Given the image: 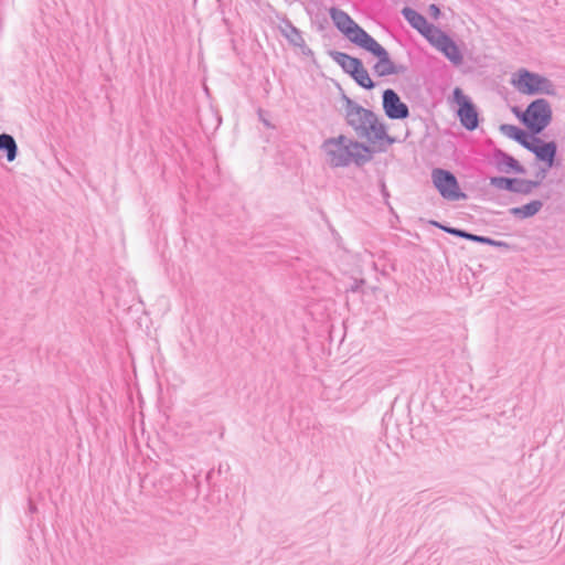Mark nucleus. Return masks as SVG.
Masks as SVG:
<instances>
[{
    "mask_svg": "<svg viewBox=\"0 0 565 565\" xmlns=\"http://www.w3.org/2000/svg\"><path fill=\"white\" fill-rule=\"evenodd\" d=\"M291 45L299 47L305 56H313V51L306 44L303 38Z\"/></svg>",
    "mask_w": 565,
    "mask_h": 565,
    "instance_id": "a878e982",
    "label": "nucleus"
},
{
    "mask_svg": "<svg viewBox=\"0 0 565 565\" xmlns=\"http://www.w3.org/2000/svg\"><path fill=\"white\" fill-rule=\"evenodd\" d=\"M321 148L329 157V164L332 168H344L351 163L361 168L370 162L375 153V149L369 143L350 139L344 135L326 139Z\"/></svg>",
    "mask_w": 565,
    "mask_h": 565,
    "instance_id": "f257e3e1",
    "label": "nucleus"
},
{
    "mask_svg": "<svg viewBox=\"0 0 565 565\" xmlns=\"http://www.w3.org/2000/svg\"><path fill=\"white\" fill-rule=\"evenodd\" d=\"M330 57L350 76L359 68L362 67L363 62L361 58L351 56L345 52L332 50L329 52Z\"/></svg>",
    "mask_w": 565,
    "mask_h": 565,
    "instance_id": "f3484780",
    "label": "nucleus"
},
{
    "mask_svg": "<svg viewBox=\"0 0 565 565\" xmlns=\"http://www.w3.org/2000/svg\"><path fill=\"white\" fill-rule=\"evenodd\" d=\"M431 182L440 196L447 201H461L468 196L461 190L459 181L454 172L444 168H434Z\"/></svg>",
    "mask_w": 565,
    "mask_h": 565,
    "instance_id": "39448f33",
    "label": "nucleus"
},
{
    "mask_svg": "<svg viewBox=\"0 0 565 565\" xmlns=\"http://www.w3.org/2000/svg\"><path fill=\"white\" fill-rule=\"evenodd\" d=\"M360 87L371 90L376 86V83L370 77L367 70L364 67H359L351 76H350Z\"/></svg>",
    "mask_w": 565,
    "mask_h": 565,
    "instance_id": "6ab92c4d",
    "label": "nucleus"
},
{
    "mask_svg": "<svg viewBox=\"0 0 565 565\" xmlns=\"http://www.w3.org/2000/svg\"><path fill=\"white\" fill-rule=\"evenodd\" d=\"M36 511H38L36 504L31 499H29V502H28V512H29V514L32 515Z\"/></svg>",
    "mask_w": 565,
    "mask_h": 565,
    "instance_id": "c9c22d12",
    "label": "nucleus"
},
{
    "mask_svg": "<svg viewBox=\"0 0 565 565\" xmlns=\"http://www.w3.org/2000/svg\"><path fill=\"white\" fill-rule=\"evenodd\" d=\"M360 49H363L377 58V62L373 65V72L376 76L385 77L391 75L395 63L392 61L387 50L373 36L370 35V38L360 45Z\"/></svg>",
    "mask_w": 565,
    "mask_h": 565,
    "instance_id": "9d476101",
    "label": "nucleus"
},
{
    "mask_svg": "<svg viewBox=\"0 0 565 565\" xmlns=\"http://www.w3.org/2000/svg\"><path fill=\"white\" fill-rule=\"evenodd\" d=\"M291 45L299 47L305 56H313V51L306 44L303 38Z\"/></svg>",
    "mask_w": 565,
    "mask_h": 565,
    "instance_id": "bb28decb",
    "label": "nucleus"
},
{
    "mask_svg": "<svg viewBox=\"0 0 565 565\" xmlns=\"http://www.w3.org/2000/svg\"><path fill=\"white\" fill-rule=\"evenodd\" d=\"M536 161L550 166V167H561V160L558 158V145L555 140H544L541 142L535 153Z\"/></svg>",
    "mask_w": 565,
    "mask_h": 565,
    "instance_id": "2eb2a0df",
    "label": "nucleus"
},
{
    "mask_svg": "<svg viewBox=\"0 0 565 565\" xmlns=\"http://www.w3.org/2000/svg\"><path fill=\"white\" fill-rule=\"evenodd\" d=\"M452 95L458 106L456 115L460 125L468 131L476 130L480 125V114L476 104L459 87L454 89Z\"/></svg>",
    "mask_w": 565,
    "mask_h": 565,
    "instance_id": "423d86ee",
    "label": "nucleus"
},
{
    "mask_svg": "<svg viewBox=\"0 0 565 565\" xmlns=\"http://www.w3.org/2000/svg\"><path fill=\"white\" fill-rule=\"evenodd\" d=\"M365 279H354L353 282L347 288V292H360Z\"/></svg>",
    "mask_w": 565,
    "mask_h": 565,
    "instance_id": "c85d7f7f",
    "label": "nucleus"
},
{
    "mask_svg": "<svg viewBox=\"0 0 565 565\" xmlns=\"http://www.w3.org/2000/svg\"><path fill=\"white\" fill-rule=\"evenodd\" d=\"M213 475H214V470H213V469H212V470H210V471H207V473L205 475V480H206V482H207L209 484H210V482H211V479H212Z\"/></svg>",
    "mask_w": 565,
    "mask_h": 565,
    "instance_id": "e433bc0d",
    "label": "nucleus"
},
{
    "mask_svg": "<svg viewBox=\"0 0 565 565\" xmlns=\"http://www.w3.org/2000/svg\"><path fill=\"white\" fill-rule=\"evenodd\" d=\"M428 224L436 227V228H439L443 232L447 233L449 232V230H447V227H450V225L446 224V223H441L439 221H436V220H430L428 221Z\"/></svg>",
    "mask_w": 565,
    "mask_h": 565,
    "instance_id": "473e14b6",
    "label": "nucleus"
},
{
    "mask_svg": "<svg viewBox=\"0 0 565 565\" xmlns=\"http://www.w3.org/2000/svg\"><path fill=\"white\" fill-rule=\"evenodd\" d=\"M447 230H449V232H448L449 235H452V236L459 237V238H463L467 241L470 237V233H471L463 228L454 227V226L447 227Z\"/></svg>",
    "mask_w": 565,
    "mask_h": 565,
    "instance_id": "393cba45",
    "label": "nucleus"
},
{
    "mask_svg": "<svg viewBox=\"0 0 565 565\" xmlns=\"http://www.w3.org/2000/svg\"><path fill=\"white\" fill-rule=\"evenodd\" d=\"M499 129L504 136L518 143L521 142L527 131V129L511 124H502Z\"/></svg>",
    "mask_w": 565,
    "mask_h": 565,
    "instance_id": "aec40b11",
    "label": "nucleus"
},
{
    "mask_svg": "<svg viewBox=\"0 0 565 565\" xmlns=\"http://www.w3.org/2000/svg\"><path fill=\"white\" fill-rule=\"evenodd\" d=\"M0 152L4 153L7 161L12 162L19 153L18 143L12 135L0 134Z\"/></svg>",
    "mask_w": 565,
    "mask_h": 565,
    "instance_id": "a211bd4d",
    "label": "nucleus"
},
{
    "mask_svg": "<svg viewBox=\"0 0 565 565\" xmlns=\"http://www.w3.org/2000/svg\"><path fill=\"white\" fill-rule=\"evenodd\" d=\"M380 191L386 204H388L390 192L384 179L379 180Z\"/></svg>",
    "mask_w": 565,
    "mask_h": 565,
    "instance_id": "c756f323",
    "label": "nucleus"
},
{
    "mask_svg": "<svg viewBox=\"0 0 565 565\" xmlns=\"http://www.w3.org/2000/svg\"><path fill=\"white\" fill-rule=\"evenodd\" d=\"M492 161L495 169L501 173L514 175L526 173L525 167L516 158L500 148L493 149Z\"/></svg>",
    "mask_w": 565,
    "mask_h": 565,
    "instance_id": "ddd939ff",
    "label": "nucleus"
},
{
    "mask_svg": "<svg viewBox=\"0 0 565 565\" xmlns=\"http://www.w3.org/2000/svg\"><path fill=\"white\" fill-rule=\"evenodd\" d=\"M489 184L497 190L521 195H530L537 189L536 182H533L532 179L511 175L489 177Z\"/></svg>",
    "mask_w": 565,
    "mask_h": 565,
    "instance_id": "1a4fd4ad",
    "label": "nucleus"
},
{
    "mask_svg": "<svg viewBox=\"0 0 565 565\" xmlns=\"http://www.w3.org/2000/svg\"><path fill=\"white\" fill-rule=\"evenodd\" d=\"M381 275L384 277L388 276V274L384 269L381 271Z\"/></svg>",
    "mask_w": 565,
    "mask_h": 565,
    "instance_id": "58836bf2",
    "label": "nucleus"
},
{
    "mask_svg": "<svg viewBox=\"0 0 565 565\" xmlns=\"http://www.w3.org/2000/svg\"><path fill=\"white\" fill-rule=\"evenodd\" d=\"M484 245L493 246V247L501 248L504 250H509L512 247L509 243H507L504 241H497L489 236H487Z\"/></svg>",
    "mask_w": 565,
    "mask_h": 565,
    "instance_id": "b1692460",
    "label": "nucleus"
},
{
    "mask_svg": "<svg viewBox=\"0 0 565 565\" xmlns=\"http://www.w3.org/2000/svg\"><path fill=\"white\" fill-rule=\"evenodd\" d=\"M382 107L387 118L404 120L409 117V108L393 88H386L382 93Z\"/></svg>",
    "mask_w": 565,
    "mask_h": 565,
    "instance_id": "f8f14e48",
    "label": "nucleus"
},
{
    "mask_svg": "<svg viewBox=\"0 0 565 565\" xmlns=\"http://www.w3.org/2000/svg\"><path fill=\"white\" fill-rule=\"evenodd\" d=\"M328 12L334 28L354 45L360 47L370 38V34L348 12L335 6L331 7Z\"/></svg>",
    "mask_w": 565,
    "mask_h": 565,
    "instance_id": "20e7f679",
    "label": "nucleus"
},
{
    "mask_svg": "<svg viewBox=\"0 0 565 565\" xmlns=\"http://www.w3.org/2000/svg\"><path fill=\"white\" fill-rule=\"evenodd\" d=\"M487 236L470 233L468 241L484 245Z\"/></svg>",
    "mask_w": 565,
    "mask_h": 565,
    "instance_id": "72a5a7b5",
    "label": "nucleus"
},
{
    "mask_svg": "<svg viewBox=\"0 0 565 565\" xmlns=\"http://www.w3.org/2000/svg\"><path fill=\"white\" fill-rule=\"evenodd\" d=\"M341 99L344 106V119L348 126H350L360 136L361 132H366L365 124L366 111L371 109L364 108L355 100L350 98L348 95L342 93Z\"/></svg>",
    "mask_w": 565,
    "mask_h": 565,
    "instance_id": "9b49d317",
    "label": "nucleus"
},
{
    "mask_svg": "<svg viewBox=\"0 0 565 565\" xmlns=\"http://www.w3.org/2000/svg\"><path fill=\"white\" fill-rule=\"evenodd\" d=\"M406 71H407V67L405 65L395 63L391 75L404 74Z\"/></svg>",
    "mask_w": 565,
    "mask_h": 565,
    "instance_id": "f704fd0d",
    "label": "nucleus"
},
{
    "mask_svg": "<svg viewBox=\"0 0 565 565\" xmlns=\"http://www.w3.org/2000/svg\"><path fill=\"white\" fill-rule=\"evenodd\" d=\"M553 168H554V167H550L548 164H547V166H545V164L541 163V166L539 167V169L536 170V172H535V174H534V177H535V178H534V179H532V180H533V182H536L537 188H540V186H541V184H542L543 180L546 178V175H547L548 171H550L551 169H553Z\"/></svg>",
    "mask_w": 565,
    "mask_h": 565,
    "instance_id": "5701e85b",
    "label": "nucleus"
},
{
    "mask_svg": "<svg viewBox=\"0 0 565 565\" xmlns=\"http://www.w3.org/2000/svg\"><path fill=\"white\" fill-rule=\"evenodd\" d=\"M510 84L516 92L526 96H556L557 94L556 86L548 77L525 67L519 68L511 75Z\"/></svg>",
    "mask_w": 565,
    "mask_h": 565,
    "instance_id": "f03ea898",
    "label": "nucleus"
},
{
    "mask_svg": "<svg viewBox=\"0 0 565 565\" xmlns=\"http://www.w3.org/2000/svg\"><path fill=\"white\" fill-rule=\"evenodd\" d=\"M512 113L514 114V116L518 118V120L524 126V114H525V109L522 110L519 106H513L511 108Z\"/></svg>",
    "mask_w": 565,
    "mask_h": 565,
    "instance_id": "2f4dec72",
    "label": "nucleus"
},
{
    "mask_svg": "<svg viewBox=\"0 0 565 565\" xmlns=\"http://www.w3.org/2000/svg\"><path fill=\"white\" fill-rule=\"evenodd\" d=\"M542 141L543 139L540 138L539 135H534L533 132H530L527 130L526 135L519 145H521L523 148H525L527 151L534 154Z\"/></svg>",
    "mask_w": 565,
    "mask_h": 565,
    "instance_id": "4be33fe9",
    "label": "nucleus"
},
{
    "mask_svg": "<svg viewBox=\"0 0 565 565\" xmlns=\"http://www.w3.org/2000/svg\"><path fill=\"white\" fill-rule=\"evenodd\" d=\"M282 23H284V28H281V33L284 34V36L287 39V41L290 44H292L297 41H300V39H302L301 31L297 26H295L289 19L285 18L282 20Z\"/></svg>",
    "mask_w": 565,
    "mask_h": 565,
    "instance_id": "412c9836",
    "label": "nucleus"
},
{
    "mask_svg": "<svg viewBox=\"0 0 565 565\" xmlns=\"http://www.w3.org/2000/svg\"><path fill=\"white\" fill-rule=\"evenodd\" d=\"M267 114L268 113L262 108L257 110L258 118L264 124V126L267 128H273L274 126L271 125V122L265 117Z\"/></svg>",
    "mask_w": 565,
    "mask_h": 565,
    "instance_id": "7c9ffc66",
    "label": "nucleus"
},
{
    "mask_svg": "<svg viewBox=\"0 0 565 565\" xmlns=\"http://www.w3.org/2000/svg\"><path fill=\"white\" fill-rule=\"evenodd\" d=\"M402 17L416 30L426 41L436 33L437 25L429 22L427 18L417 10L406 6L401 10Z\"/></svg>",
    "mask_w": 565,
    "mask_h": 565,
    "instance_id": "4468645a",
    "label": "nucleus"
},
{
    "mask_svg": "<svg viewBox=\"0 0 565 565\" xmlns=\"http://www.w3.org/2000/svg\"><path fill=\"white\" fill-rule=\"evenodd\" d=\"M427 42L440 52L454 66L463 64L465 56L462 49L448 32L441 30L439 26Z\"/></svg>",
    "mask_w": 565,
    "mask_h": 565,
    "instance_id": "0eeeda50",
    "label": "nucleus"
},
{
    "mask_svg": "<svg viewBox=\"0 0 565 565\" xmlns=\"http://www.w3.org/2000/svg\"><path fill=\"white\" fill-rule=\"evenodd\" d=\"M428 14L430 15L431 19L439 20L440 17L443 15V12H441L440 7L438 4L431 3L428 7Z\"/></svg>",
    "mask_w": 565,
    "mask_h": 565,
    "instance_id": "cd10ccee",
    "label": "nucleus"
},
{
    "mask_svg": "<svg viewBox=\"0 0 565 565\" xmlns=\"http://www.w3.org/2000/svg\"><path fill=\"white\" fill-rule=\"evenodd\" d=\"M524 127L534 135H541L553 120L551 103L542 97L533 99L525 108Z\"/></svg>",
    "mask_w": 565,
    "mask_h": 565,
    "instance_id": "7ed1b4c3",
    "label": "nucleus"
},
{
    "mask_svg": "<svg viewBox=\"0 0 565 565\" xmlns=\"http://www.w3.org/2000/svg\"><path fill=\"white\" fill-rule=\"evenodd\" d=\"M326 24H328V20H327V18H323V19H322V22H321V23H320V25H319V29H320V30H323V29H324V26H326Z\"/></svg>",
    "mask_w": 565,
    "mask_h": 565,
    "instance_id": "4c0bfd02",
    "label": "nucleus"
},
{
    "mask_svg": "<svg viewBox=\"0 0 565 565\" xmlns=\"http://www.w3.org/2000/svg\"><path fill=\"white\" fill-rule=\"evenodd\" d=\"M544 202L540 199H534L521 206H513L509 209V214L518 221H524L534 217L543 207Z\"/></svg>",
    "mask_w": 565,
    "mask_h": 565,
    "instance_id": "dca6fc26",
    "label": "nucleus"
},
{
    "mask_svg": "<svg viewBox=\"0 0 565 565\" xmlns=\"http://www.w3.org/2000/svg\"><path fill=\"white\" fill-rule=\"evenodd\" d=\"M366 132H361L359 137L366 138L370 143H379V150L385 151L387 147L397 140L387 132V125L379 120L374 111H366Z\"/></svg>",
    "mask_w": 565,
    "mask_h": 565,
    "instance_id": "6e6552de",
    "label": "nucleus"
}]
</instances>
